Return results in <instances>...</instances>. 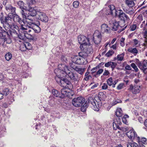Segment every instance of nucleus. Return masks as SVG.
Listing matches in <instances>:
<instances>
[{
  "instance_id": "f257e3e1",
  "label": "nucleus",
  "mask_w": 147,
  "mask_h": 147,
  "mask_svg": "<svg viewBox=\"0 0 147 147\" xmlns=\"http://www.w3.org/2000/svg\"><path fill=\"white\" fill-rule=\"evenodd\" d=\"M63 65V70L59 68H56L55 69V72L57 74L63 76H65L67 75L71 80L74 82H78L80 80V77L78 76V74L69 71L67 66L64 65Z\"/></svg>"
},
{
  "instance_id": "f03ea898",
  "label": "nucleus",
  "mask_w": 147,
  "mask_h": 147,
  "mask_svg": "<svg viewBox=\"0 0 147 147\" xmlns=\"http://www.w3.org/2000/svg\"><path fill=\"white\" fill-rule=\"evenodd\" d=\"M115 115L117 117L113 120V127L114 130H116L117 129L122 130L123 134L125 133L126 135L129 137L128 133L129 132V128L127 127H120L119 125L121 124V119L119 118L122 115V111L121 108L117 109L115 112Z\"/></svg>"
},
{
  "instance_id": "7ed1b4c3",
  "label": "nucleus",
  "mask_w": 147,
  "mask_h": 147,
  "mask_svg": "<svg viewBox=\"0 0 147 147\" xmlns=\"http://www.w3.org/2000/svg\"><path fill=\"white\" fill-rule=\"evenodd\" d=\"M88 102L90 107L96 111H98L99 110V108L102 105L101 101L98 95L94 98V100L92 97L88 98Z\"/></svg>"
},
{
  "instance_id": "20e7f679",
  "label": "nucleus",
  "mask_w": 147,
  "mask_h": 147,
  "mask_svg": "<svg viewBox=\"0 0 147 147\" xmlns=\"http://www.w3.org/2000/svg\"><path fill=\"white\" fill-rule=\"evenodd\" d=\"M40 25V23L39 21L36 22V23L34 21L31 22H28L26 24L24 22V24H23L24 27L26 30H22L24 31L28 30V28H31L35 32L39 33L41 31V28L39 26Z\"/></svg>"
},
{
  "instance_id": "39448f33",
  "label": "nucleus",
  "mask_w": 147,
  "mask_h": 147,
  "mask_svg": "<svg viewBox=\"0 0 147 147\" xmlns=\"http://www.w3.org/2000/svg\"><path fill=\"white\" fill-rule=\"evenodd\" d=\"M12 18L9 16H4L3 15L0 16V21L1 23L6 30H8V28L9 27L10 24L12 22Z\"/></svg>"
},
{
  "instance_id": "423d86ee",
  "label": "nucleus",
  "mask_w": 147,
  "mask_h": 147,
  "mask_svg": "<svg viewBox=\"0 0 147 147\" xmlns=\"http://www.w3.org/2000/svg\"><path fill=\"white\" fill-rule=\"evenodd\" d=\"M90 43L94 42L96 45L100 43L102 38V35L100 32L98 30H96L93 35H90Z\"/></svg>"
},
{
  "instance_id": "0eeeda50",
  "label": "nucleus",
  "mask_w": 147,
  "mask_h": 147,
  "mask_svg": "<svg viewBox=\"0 0 147 147\" xmlns=\"http://www.w3.org/2000/svg\"><path fill=\"white\" fill-rule=\"evenodd\" d=\"M90 35H88L87 37L84 35H79L78 37V40L80 44V48L86 45H90Z\"/></svg>"
},
{
  "instance_id": "6e6552de",
  "label": "nucleus",
  "mask_w": 147,
  "mask_h": 147,
  "mask_svg": "<svg viewBox=\"0 0 147 147\" xmlns=\"http://www.w3.org/2000/svg\"><path fill=\"white\" fill-rule=\"evenodd\" d=\"M90 45H86L83 47L82 48H80L82 51L83 52L79 53L80 55L86 58L88 54H92L93 53V49Z\"/></svg>"
},
{
  "instance_id": "1a4fd4ad",
  "label": "nucleus",
  "mask_w": 147,
  "mask_h": 147,
  "mask_svg": "<svg viewBox=\"0 0 147 147\" xmlns=\"http://www.w3.org/2000/svg\"><path fill=\"white\" fill-rule=\"evenodd\" d=\"M74 56L72 58L71 60L73 62L78 65H82L85 63V61H86V58L84 57L80 56Z\"/></svg>"
},
{
  "instance_id": "9d476101",
  "label": "nucleus",
  "mask_w": 147,
  "mask_h": 147,
  "mask_svg": "<svg viewBox=\"0 0 147 147\" xmlns=\"http://www.w3.org/2000/svg\"><path fill=\"white\" fill-rule=\"evenodd\" d=\"M85 102V99L82 97L74 98L72 100V104L76 107L81 106Z\"/></svg>"
},
{
  "instance_id": "9b49d317",
  "label": "nucleus",
  "mask_w": 147,
  "mask_h": 147,
  "mask_svg": "<svg viewBox=\"0 0 147 147\" xmlns=\"http://www.w3.org/2000/svg\"><path fill=\"white\" fill-rule=\"evenodd\" d=\"M115 16L118 17L119 19L121 20V22L123 23V25H124L125 20H127V16L123 13L122 11L119 10L116 11Z\"/></svg>"
},
{
  "instance_id": "f8f14e48",
  "label": "nucleus",
  "mask_w": 147,
  "mask_h": 147,
  "mask_svg": "<svg viewBox=\"0 0 147 147\" xmlns=\"http://www.w3.org/2000/svg\"><path fill=\"white\" fill-rule=\"evenodd\" d=\"M38 11H37L34 7H30L28 10V15L27 16V19L32 21H34V18H32L31 17V16L32 17H34L36 15L37 16Z\"/></svg>"
},
{
  "instance_id": "ddd939ff",
  "label": "nucleus",
  "mask_w": 147,
  "mask_h": 147,
  "mask_svg": "<svg viewBox=\"0 0 147 147\" xmlns=\"http://www.w3.org/2000/svg\"><path fill=\"white\" fill-rule=\"evenodd\" d=\"M37 18L42 22L45 23L48 22L49 18L46 14L42 12L38 11Z\"/></svg>"
},
{
  "instance_id": "4468645a",
  "label": "nucleus",
  "mask_w": 147,
  "mask_h": 147,
  "mask_svg": "<svg viewBox=\"0 0 147 147\" xmlns=\"http://www.w3.org/2000/svg\"><path fill=\"white\" fill-rule=\"evenodd\" d=\"M13 20L14 22H18L20 25V28L22 30H26L25 27H24V22L22 20V19L17 14H14L13 16Z\"/></svg>"
},
{
  "instance_id": "2eb2a0df",
  "label": "nucleus",
  "mask_w": 147,
  "mask_h": 147,
  "mask_svg": "<svg viewBox=\"0 0 147 147\" xmlns=\"http://www.w3.org/2000/svg\"><path fill=\"white\" fill-rule=\"evenodd\" d=\"M69 90L70 88H68L67 87H65L61 89V92L62 95H61V98H63L66 97L70 96L71 94V92L68 91V90Z\"/></svg>"
},
{
  "instance_id": "dca6fc26",
  "label": "nucleus",
  "mask_w": 147,
  "mask_h": 147,
  "mask_svg": "<svg viewBox=\"0 0 147 147\" xmlns=\"http://www.w3.org/2000/svg\"><path fill=\"white\" fill-rule=\"evenodd\" d=\"M112 22L113 25L112 30L113 31H117L118 29H119L120 28L122 27L124 25H121L119 24L121 23V22H117L115 20H113Z\"/></svg>"
},
{
  "instance_id": "f3484780",
  "label": "nucleus",
  "mask_w": 147,
  "mask_h": 147,
  "mask_svg": "<svg viewBox=\"0 0 147 147\" xmlns=\"http://www.w3.org/2000/svg\"><path fill=\"white\" fill-rule=\"evenodd\" d=\"M138 142L140 147H145V145H147V139L145 138L137 137Z\"/></svg>"
},
{
  "instance_id": "a211bd4d",
  "label": "nucleus",
  "mask_w": 147,
  "mask_h": 147,
  "mask_svg": "<svg viewBox=\"0 0 147 147\" xmlns=\"http://www.w3.org/2000/svg\"><path fill=\"white\" fill-rule=\"evenodd\" d=\"M130 88L131 92L134 94L139 93L141 89L140 85H136V84H135L134 86H133L132 85H131Z\"/></svg>"
},
{
  "instance_id": "6ab92c4d",
  "label": "nucleus",
  "mask_w": 147,
  "mask_h": 147,
  "mask_svg": "<svg viewBox=\"0 0 147 147\" xmlns=\"http://www.w3.org/2000/svg\"><path fill=\"white\" fill-rule=\"evenodd\" d=\"M117 10L115 8L114 6L113 5H111L109 6V9L106 10V14L107 15H115Z\"/></svg>"
},
{
  "instance_id": "aec40b11",
  "label": "nucleus",
  "mask_w": 147,
  "mask_h": 147,
  "mask_svg": "<svg viewBox=\"0 0 147 147\" xmlns=\"http://www.w3.org/2000/svg\"><path fill=\"white\" fill-rule=\"evenodd\" d=\"M71 66L74 70L81 75L83 74L85 71V68H84L79 67L72 65Z\"/></svg>"
},
{
  "instance_id": "412c9836",
  "label": "nucleus",
  "mask_w": 147,
  "mask_h": 147,
  "mask_svg": "<svg viewBox=\"0 0 147 147\" xmlns=\"http://www.w3.org/2000/svg\"><path fill=\"white\" fill-rule=\"evenodd\" d=\"M62 84H63V86H62L63 87H64V86L65 85V87H67L68 88H70L72 86V84L71 82L66 78H63L62 80Z\"/></svg>"
},
{
  "instance_id": "4be33fe9",
  "label": "nucleus",
  "mask_w": 147,
  "mask_h": 147,
  "mask_svg": "<svg viewBox=\"0 0 147 147\" xmlns=\"http://www.w3.org/2000/svg\"><path fill=\"white\" fill-rule=\"evenodd\" d=\"M129 133V139L131 140V142H133L135 138L137 137L136 133L133 128L130 129Z\"/></svg>"
},
{
  "instance_id": "5701e85b",
  "label": "nucleus",
  "mask_w": 147,
  "mask_h": 147,
  "mask_svg": "<svg viewBox=\"0 0 147 147\" xmlns=\"http://www.w3.org/2000/svg\"><path fill=\"white\" fill-rule=\"evenodd\" d=\"M101 31L102 32L108 33L110 30V28L108 25L106 24H103L102 25L101 27Z\"/></svg>"
},
{
  "instance_id": "b1692460",
  "label": "nucleus",
  "mask_w": 147,
  "mask_h": 147,
  "mask_svg": "<svg viewBox=\"0 0 147 147\" xmlns=\"http://www.w3.org/2000/svg\"><path fill=\"white\" fill-rule=\"evenodd\" d=\"M117 65V63H115L111 61H108L105 63V66L106 67H111L112 71L114 70V69Z\"/></svg>"
},
{
  "instance_id": "393cba45",
  "label": "nucleus",
  "mask_w": 147,
  "mask_h": 147,
  "mask_svg": "<svg viewBox=\"0 0 147 147\" xmlns=\"http://www.w3.org/2000/svg\"><path fill=\"white\" fill-rule=\"evenodd\" d=\"M55 74H56V76L55 77V79L56 82L58 84H59L61 86H63V84H62V80H63V77L65 76H62L61 75H60L57 74L54 72Z\"/></svg>"
},
{
  "instance_id": "a878e982",
  "label": "nucleus",
  "mask_w": 147,
  "mask_h": 147,
  "mask_svg": "<svg viewBox=\"0 0 147 147\" xmlns=\"http://www.w3.org/2000/svg\"><path fill=\"white\" fill-rule=\"evenodd\" d=\"M138 66L143 72H144L147 69V66L144 61L143 62H140L138 63Z\"/></svg>"
},
{
  "instance_id": "bb28decb",
  "label": "nucleus",
  "mask_w": 147,
  "mask_h": 147,
  "mask_svg": "<svg viewBox=\"0 0 147 147\" xmlns=\"http://www.w3.org/2000/svg\"><path fill=\"white\" fill-rule=\"evenodd\" d=\"M55 98L53 96H50L49 98L48 104L51 107H53L56 104Z\"/></svg>"
},
{
  "instance_id": "cd10ccee",
  "label": "nucleus",
  "mask_w": 147,
  "mask_h": 147,
  "mask_svg": "<svg viewBox=\"0 0 147 147\" xmlns=\"http://www.w3.org/2000/svg\"><path fill=\"white\" fill-rule=\"evenodd\" d=\"M6 10L9 12L16 13V8L12 7L11 5H7L5 7Z\"/></svg>"
},
{
  "instance_id": "c85d7f7f",
  "label": "nucleus",
  "mask_w": 147,
  "mask_h": 147,
  "mask_svg": "<svg viewBox=\"0 0 147 147\" xmlns=\"http://www.w3.org/2000/svg\"><path fill=\"white\" fill-rule=\"evenodd\" d=\"M89 74L90 72L87 70L85 73L84 78L83 79L84 80L86 81H88L91 79L92 78V76L90 75H89Z\"/></svg>"
},
{
  "instance_id": "c756f323",
  "label": "nucleus",
  "mask_w": 147,
  "mask_h": 147,
  "mask_svg": "<svg viewBox=\"0 0 147 147\" xmlns=\"http://www.w3.org/2000/svg\"><path fill=\"white\" fill-rule=\"evenodd\" d=\"M9 26V27L8 28V30H10V29L11 28L12 30H16L18 31L19 29L18 27L15 24L12 23V22L11 24H10V25Z\"/></svg>"
},
{
  "instance_id": "7c9ffc66",
  "label": "nucleus",
  "mask_w": 147,
  "mask_h": 147,
  "mask_svg": "<svg viewBox=\"0 0 147 147\" xmlns=\"http://www.w3.org/2000/svg\"><path fill=\"white\" fill-rule=\"evenodd\" d=\"M98 96L101 101H104L106 98V95L102 92H99Z\"/></svg>"
},
{
  "instance_id": "2f4dec72",
  "label": "nucleus",
  "mask_w": 147,
  "mask_h": 147,
  "mask_svg": "<svg viewBox=\"0 0 147 147\" xmlns=\"http://www.w3.org/2000/svg\"><path fill=\"white\" fill-rule=\"evenodd\" d=\"M52 93L55 96L61 98V96L60 93L57 90L53 89L52 90Z\"/></svg>"
},
{
  "instance_id": "473e14b6",
  "label": "nucleus",
  "mask_w": 147,
  "mask_h": 147,
  "mask_svg": "<svg viewBox=\"0 0 147 147\" xmlns=\"http://www.w3.org/2000/svg\"><path fill=\"white\" fill-rule=\"evenodd\" d=\"M18 4L21 9H26L27 7L24 5V3L22 1H19L18 3Z\"/></svg>"
},
{
  "instance_id": "72a5a7b5",
  "label": "nucleus",
  "mask_w": 147,
  "mask_h": 147,
  "mask_svg": "<svg viewBox=\"0 0 147 147\" xmlns=\"http://www.w3.org/2000/svg\"><path fill=\"white\" fill-rule=\"evenodd\" d=\"M88 105H89V104L86 102H85L84 104L82 106V107L81 108V111H82L84 112H85Z\"/></svg>"
},
{
  "instance_id": "f704fd0d",
  "label": "nucleus",
  "mask_w": 147,
  "mask_h": 147,
  "mask_svg": "<svg viewBox=\"0 0 147 147\" xmlns=\"http://www.w3.org/2000/svg\"><path fill=\"white\" fill-rule=\"evenodd\" d=\"M129 52L132 53L135 56L137 55L138 53V50L136 48L129 49Z\"/></svg>"
},
{
  "instance_id": "c9c22d12",
  "label": "nucleus",
  "mask_w": 147,
  "mask_h": 147,
  "mask_svg": "<svg viewBox=\"0 0 147 147\" xmlns=\"http://www.w3.org/2000/svg\"><path fill=\"white\" fill-rule=\"evenodd\" d=\"M8 32L2 30V28L0 30V36L5 37L8 34Z\"/></svg>"
},
{
  "instance_id": "e433bc0d",
  "label": "nucleus",
  "mask_w": 147,
  "mask_h": 147,
  "mask_svg": "<svg viewBox=\"0 0 147 147\" xmlns=\"http://www.w3.org/2000/svg\"><path fill=\"white\" fill-rule=\"evenodd\" d=\"M2 91L3 94L5 96H7L10 93V90L9 88H4Z\"/></svg>"
},
{
  "instance_id": "4c0bfd02",
  "label": "nucleus",
  "mask_w": 147,
  "mask_h": 147,
  "mask_svg": "<svg viewBox=\"0 0 147 147\" xmlns=\"http://www.w3.org/2000/svg\"><path fill=\"white\" fill-rule=\"evenodd\" d=\"M14 37L16 38H18L19 40H18V41L21 42L22 40H24L25 38L24 35L21 34H18L17 36H15Z\"/></svg>"
},
{
  "instance_id": "58836bf2",
  "label": "nucleus",
  "mask_w": 147,
  "mask_h": 147,
  "mask_svg": "<svg viewBox=\"0 0 147 147\" xmlns=\"http://www.w3.org/2000/svg\"><path fill=\"white\" fill-rule=\"evenodd\" d=\"M12 55L10 52H8L5 55L6 60L7 61H9L12 57Z\"/></svg>"
},
{
  "instance_id": "ea45409f",
  "label": "nucleus",
  "mask_w": 147,
  "mask_h": 147,
  "mask_svg": "<svg viewBox=\"0 0 147 147\" xmlns=\"http://www.w3.org/2000/svg\"><path fill=\"white\" fill-rule=\"evenodd\" d=\"M27 10V8L25 9H21V13L22 16L24 18H25L26 19H27V16H26V15Z\"/></svg>"
},
{
  "instance_id": "a19ab883",
  "label": "nucleus",
  "mask_w": 147,
  "mask_h": 147,
  "mask_svg": "<svg viewBox=\"0 0 147 147\" xmlns=\"http://www.w3.org/2000/svg\"><path fill=\"white\" fill-rule=\"evenodd\" d=\"M7 40L6 38L5 37H3V38H0V45L2 46H3L5 42L7 43Z\"/></svg>"
},
{
  "instance_id": "79ce46f5",
  "label": "nucleus",
  "mask_w": 147,
  "mask_h": 147,
  "mask_svg": "<svg viewBox=\"0 0 147 147\" xmlns=\"http://www.w3.org/2000/svg\"><path fill=\"white\" fill-rule=\"evenodd\" d=\"M114 53V51L112 50H109L105 54V55L107 57H109L112 56Z\"/></svg>"
},
{
  "instance_id": "37998d69",
  "label": "nucleus",
  "mask_w": 147,
  "mask_h": 147,
  "mask_svg": "<svg viewBox=\"0 0 147 147\" xmlns=\"http://www.w3.org/2000/svg\"><path fill=\"white\" fill-rule=\"evenodd\" d=\"M26 47L24 43L21 44L20 47V50L22 52L26 51L27 50Z\"/></svg>"
},
{
  "instance_id": "c03bdc74",
  "label": "nucleus",
  "mask_w": 147,
  "mask_h": 147,
  "mask_svg": "<svg viewBox=\"0 0 147 147\" xmlns=\"http://www.w3.org/2000/svg\"><path fill=\"white\" fill-rule=\"evenodd\" d=\"M129 117L127 115H124L122 118V120L123 122L125 124L128 125V122L127 120V118H128Z\"/></svg>"
},
{
  "instance_id": "a18cd8bd",
  "label": "nucleus",
  "mask_w": 147,
  "mask_h": 147,
  "mask_svg": "<svg viewBox=\"0 0 147 147\" xmlns=\"http://www.w3.org/2000/svg\"><path fill=\"white\" fill-rule=\"evenodd\" d=\"M129 145L130 147H140V145H138L136 143L133 142V141L130 142H129Z\"/></svg>"
},
{
  "instance_id": "49530a36",
  "label": "nucleus",
  "mask_w": 147,
  "mask_h": 147,
  "mask_svg": "<svg viewBox=\"0 0 147 147\" xmlns=\"http://www.w3.org/2000/svg\"><path fill=\"white\" fill-rule=\"evenodd\" d=\"M124 56V54L123 53L118 55L117 58V60L120 61H122L123 59Z\"/></svg>"
},
{
  "instance_id": "de8ad7c7",
  "label": "nucleus",
  "mask_w": 147,
  "mask_h": 147,
  "mask_svg": "<svg viewBox=\"0 0 147 147\" xmlns=\"http://www.w3.org/2000/svg\"><path fill=\"white\" fill-rule=\"evenodd\" d=\"M107 83L109 86H111L113 84V79L112 77L109 78L107 80Z\"/></svg>"
},
{
  "instance_id": "09e8293b",
  "label": "nucleus",
  "mask_w": 147,
  "mask_h": 147,
  "mask_svg": "<svg viewBox=\"0 0 147 147\" xmlns=\"http://www.w3.org/2000/svg\"><path fill=\"white\" fill-rule=\"evenodd\" d=\"M24 44L26 47V49L30 50L31 49L32 46L30 43L27 42H25Z\"/></svg>"
},
{
  "instance_id": "8fccbe9b",
  "label": "nucleus",
  "mask_w": 147,
  "mask_h": 147,
  "mask_svg": "<svg viewBox=\"0 0 147 147\" xmlns=\"http://www.w3.org/2000/svg\"><path fill=\"white\" fill-rule=\"evenodd\" d=\"M103 71V69H99L98 71L96 72V74L94 75V76L96 77L97 76H98Z\"/></svg>"
},
{
  "instance_id": "3c124183",
  "label": "nucleus",
  "mask_w": 147,
  "mask_h": 147,
  "mask_svg": "<svg viewBox=\"0 0 147 147\" xmlns=\"http://www.w3.org/2000/svg\"><path fill=\"white\" fill-rule=\"evenodd\" d=\"M13 31H11L10 33L11 35L12 36H13L14 37L15 36H17V35L18 34L16 30H12Z\"/></svg>"
},
{
  "instance_id": "603ef678",
  "label": "nucleus",
  "mask_w": 147,
  "mask_h": 147,
  "mask_svg": "<svg viewBox=\"0 0 147 147\" xmlns=\"http://www.w3.org/2000/svg\"><path fill=\"white\" fill-rule=\"evenodd\" d=\"M137 25L136 24H133L130 26V30L131 31L135 30L137 28Z\"/></svg>"
},
{
  "instance_id": "864d4df0",
  "label": "nucleus",
  "mask_w": 147,
  "mask_h": 147,
  "mask_svg": "<svg viewBox=\"0 0 147 147\" xmlns=\"http://www.w3.org/2000/svg\"><path fill=\"white\" fill-rule=\"evenodd\" d=\"M73 5L74 8H77L79 6V2L78 1H74L73 2Z\"/></svg>"
},
{
  "instance_id": "5fc2aeb1",
  "label": "nucleus",
  "mask_w": 147,
  "mask_h": 147,
  "mask_svg": "<svg viewBox=\"0 0 147 147\" xmlns=\"http://www.w3.org/2000/svg\"><path fill=\"white\" fill-rule=\"evenodd\" d=\"M99 68V67L98 66L92 69H91V71H92V74H93L97 70V69H98Z\"/></svg>"
},
{
  "instance_id": "6e6d98bb",
  "label": "nucleus",
  "mask_w": 147,
  "mask_h": 147,
  "mask_svg": "<svg viewBox=\"0 0 147 147\" xmlns=\"http://www.w3.org/2000/svg\"><path fill=\"white\" fill-rule=\"evenodd\" d=\"M100 127V125L98 124H96L95 125L94 127H92V129H95L96 130H98L99 129Z\"/></svg>"
},
{
  "instance_id": "4d7b16f0",
  "label": "nucleus",
  "mask_w": 147,
  "mask_h": 147,
  "mask_svg": "<svg viewBox=\"0 0 147 147\" xmlns=\"http://www.w3.org/2000/svg\"><path fill=\"white\" fill-rule=\"evenodd\" d=\"M131 67L135 70L136 72H137L138 71V69L137 66L134 63H132L131 65Z\"/></svg>"
},
{
  "instance_id": "13d9d810",
  "label": "nucleus",
  "mask_w": 147,
  "mask_h": 147,
  "mask_svg": "<svg viewBox=\"0 0 147 147\" xmlns=\"http://www.w3.org/2000/svg\"><path fill=\"white\" fill-rule=\"evenodd\" d=\"M121 101L119 99H117L116 100L114 101L112 103L113 105H114L116 104L117 103H121Z\"/></svg>"
},
{
  "instance_id": "bf43d9fd",
  "label": "nucleus",
  "mask_w": 147,
  "mask_h": 147,
  "mask_svg": "<svg viewBox=\"0 0 147 147\" xmlns=\"http://www.w3.org/2000/svg\"><path fill=\"white\" fill-rule=\"evenodd\" d=\"M108 88L107 84L106 83H104L102 84V88L103 90H106Z\"/></svg>"
},
{
  "instance_id": "052dcab7",
  "label": "nucleus",
  "mask_w": 147,
  "mask_h": 147,
  "mask_svg": "<svg viewBox=\"0 0 147 147\" xmlns=\"http://www.w3.org/2000/svg\"><path fill=\"white\" fill-rule=\"evenodd\" d=\"M123 86V83L120 84L117 86V89L118 90H120L121 89Z\"/></svg>"
},
{
  "instance_id": "680f3d73",
  "label": "nucleus",
  "mask_w": 147,
  "mask_h": 147,
  "mask_svg": "<svg viewBox=\"0 0 147 147\" xmlns=\"http://www.w3.org/2000/svg\"><path fill=\"white\" fill-rule=\"evenodd\" d=\"M44 110L47 113H49L51 112V109L49 108L48 107L45 108Z\"/></svg>"
},
{
  "instance_id": "e2e57ef3",
  "label": "nucleus",
  "mask_w": 147,
  "mask_h": 147,
  "mask_svg": "<svg viewBox=\"0 0 147 147\" xmlns=\"http://www.w3.org/2000/svg\"><path fill=\"white\" fill-rule=\"evenodd\" d=\"M109 73L108 70H105V71L104 72L103 74V75L104 76H107L109 74Z\"/></svg>"
},
{
  "instance_id": "0e129e2a",
  "label": "nucleus",
  "mask_w": 147,
  "mask_h": 147,
  "mask_svg": "<svg viewBox=\"0 0 147 147\" xmlns=\"http://www.w3.org/2000/svg\"><path fill=\"white\" fill-rule=\"evenodd\" d=\"M98 84L97 83H96L94 85H93L92 86H91V89H94V88L98 86Z\"/></svg>"
},
{
  "instance_id": "69168bd1",
  "label": "nucleus",
  "mask_w": 147,
  "mask_h": 147,
  "mask_svg": "<svg viewBox=\"0 0 147 147\" xmlns=\"http://www.w3.org/2000/svg\"><path fill=\"white\" fill-rule=\"evenodd\" d=\"M4 95L3 93L0 92V100H1L3 98Z\"/></svg>"
},
{
  "instance_id": "338daca9",
  "label": "nucleus",
  "mask_w": 147,
  "mask_h": 147,
  "mask_svg": "<svg viewBox=\"0 0 147 147\" xmlns=\"http://www.w3.org/2000/svg\"><path fill=\"white\" fill-rule=\"evenodd\" d=\"M116 40V38H114L113 39V40H112L111 42V43L109 44V45H110L111 44H113L114 43V42H115V41Z\"/></svg>"
},
{
  "instance_id": "774afa93",
  "label": "nucleus",
  "mask_w": 147,
  "mask_h": 147,
  "mask_svg": "<svg viewBox=\"0 0 147 147\" xmlns=\"http://www.w3.org/2000/svg\"><path fill=\"white\" fill-rule=\"evenodd\" d=\"M36 3L35 0H30V4H34Z\"/></svg>"
}]
</instances>
